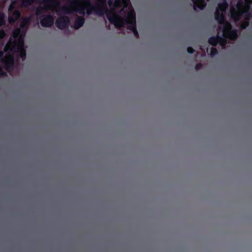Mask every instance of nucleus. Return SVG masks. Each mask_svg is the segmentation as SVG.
<instances>
[{"instance_id":"1","label":"nucleus","mask_w":252,"mask_h":252,"mask_svg":"<svg viewBox=\"0 0 252 252\" xmlns=\"http://www.w3.org/2000/svg\"><path fill=\"white\" fill-rule=\"evenodd\" d=\"M70 5L60 6L56 9H50L56 11L59 14H70L73 12L83 16L85 13L90 15L93 12L99 16L106 15L111 24L117 28L125 27L128 32H132L135 36H138L136 28V17L129 0H94L92 4L90 0H66ZM61 4V3H60ZM40 14L37 15L40 19L42 27H50L54 23V17L51 15H41L44 11L48 9L41 8Z\"/></svg>"},{"instance_id":"2","label":"nucleus","mask_w":252,"mask_h":252,"mask_svg":"<svg viewBox=\"0 0 252 252\" xmlns=\"http://www.w3.org/2000/svg\"><path fill=\"white\" fill-rule=\"evenodd\" d=\"M227 6L225 0H223L222 3H219L215 13V19L219 25L217 29V36L211 37L208 40L209 43L214 46L219 43L222 49L225 48L227 38L233 40L237 37V31L232 30L231 25L224 18Z\"/></svg>"},{"instance_id":"3","label":"nucleus","mask_w":252,"mask_h":252,"mask_svg":"<svg viewBox=\"0 0 252 252\" xmlns=\"http://www.w3.org/2000/svg\"><path fill=\"white\" fill-rule=\"evenodd\" d=\"M37 1H40L41 0H36ZM66 0H42L40 4V6L36 10V15L40 14L41 8L44 9H56L62 2H64Z\"/></svg>"},{"instance_id":"4","label":"nucleus","mask_w":252,"mask_h":252,"mask_svg":"<svg viewBox=\"0 0 252 252\" xmlns=\"http://www.w3.org/2000/svg\"><path fill=\"white\" fill-rule=\"evenodd\" d=\"M15 1H14L11 2V4L9 6L8 12H9V17L8 21L10 23L15 22L20 16V12L18 10H15Z\"/></svg>"},{"instance_id":"5","label":"nucleus","mask_w":252,"mask_h":252,"mask_svg":"<svg viewBox=\"0 0 252 252\" xmlns=\"http://www.w3.org/2000/svg\"><path fill=\"white\" fill-rule=\"evenodd\" d=\"M70 23V19L68 17L63 16L59 17L56 21L57 27L61 29H64L67 27Z\"/></svg>"},{"instance_id":"6","label":"nucleus","mask_w":252,"mask_h":252,"mask_svg":"<svg viewBox=\"0 0 252 252\" xmlns=\"http://www.w3.org/2000/svg\"><path fill=\"white\" fill-rule=\"evenodd\" d=\"M84 23L85 19L84 17L77 16L73 27L75 29H78L83 26Z\"/></svg>"},{"instance_id":"7","label":"nucleus","mask_w":252,"mask_h":252,"mask_svg":"<svg viewBox=\"0 0 252 252\" xmlns=\"http://www.w3.org/2000/svg\"><path fill=\"white\" fill-rule=\"evenodd\" d=\"M193 3V8L196 10V7H198L200 10H202L206 6V2L204 0H192Z\"/></svg>"},{"instance_id":"8","label":"nucleus","mask_w":252,"mask_h":252,"mask_svg":"<svg viewBox=\"0 0 252 252\" xmlns=\"http://www.w3.org/2000/svg\"><path fill=\"white\" fill-rule=\"evenodd\" d=\"M210 50H211L210 55L211 57L214 56L218 53L217 50L215 48L212 47L210 48Z\"/></svg>"},{"instance_id":"9","label":"nucleus","mask_w":252,"mask_h":252,"mask_svg":"<svg viewBox=\"0 0 252 252\" xmlns=\"http://www.w3.org/2000/svg\"><path fill=\"white\" fill-rule=\"evenodd\" d=\"M187 51L189 53H192L194 52V50L191 47H188Z\"/></svg>"},{"instance_id":"10","label":"nucleus","mask_w":252,"mask_h":252,"mask_svg":"<svg viewBox=\"0 0 252 252\" xmlns=\"http://www.w3.org/2000/svg\"><path fill=\"white\" fill-rule=\"evenodd\" d=\"M201 66H202V64L201 63H198L195 66V69L196 70H198L201 68Z\"/></svg>"},{"instance_id":"11","label":"nucleus","mask_w":252,"mask_h":252,"mask_svg":"<svg viewBox=\"0 0 252 252\" xmlns=\"http://www.w3.org/2000/svg\"><path fill=\"white\" fill-rule=\"evenodd\" d=\"M207 52H208V51H209V48H207Z\"/></svg>"},{"instance_id":"12","label":"nucleus","mask_w":252,"mask_h":252,"mask_svg":"<svg viewBox=\"0 0 252 252\" xmlns=\"http://www.w3.org/2000/svg\"><path fill=\"white\" fill-rule=\"evenodd\" d=\"M4 2H5L7 0H2Z\"/></svg>"}]
</instances>
